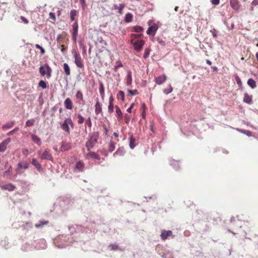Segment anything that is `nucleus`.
Wrapping results in <instances>:
<instances>
[{
  "instance_id": "f257e3e1",
  "label": "nucleus",
  "mask_w": 258,
  "mask_h": 258,
  "mask_svg": "<svg viewBox=\"0 0 258 258\" xmlns=\"http://www.w3.org/2000/svg\"><path fill=\"white\" fill-rule=\"evenodd\" d=\"M99 133L98 132H94L89 135L88 140L86 142L85 146L88 151H90L95 146L98 142Z\"/></svg>"
},
{
  "instance_id": "f03ea898",
  "label": "nucleus",
  "mask_w": 258,
  "mask_h": 258,
  "mask_svg": "<svg viewBox=\"0 0 258 258\" xmlns=\"http://www.w3.org/2000/svg\"><path fill=\"white\" fill-rule=\"evenodd\" d=\"M39 71L42 76H46L47 79L50 78L51 77L52 71L50 67L47 64L40 66Z\"/></svg>"
},
{
  "instance_id": "7ed1b4c3",
  "label": "nucleus",
  "mask_w": 258,
  "mask_h": 258,
  "mask_svg": "<svg viewBox=\"0 0 258 258\" xmlns=\"http://www.w3.org/2000/svg\"><path fill=\"white\" fill-rule=\"evenodd\" d=\"M131 43L133 44L134 49L137 52H140L142 50L143 46L145 44V41L144 40H137L134 41V39H132Z\"/></svg>"
},
{
  "instance_id": "20e7f679",
  "label": "nucleus",
  "mask_w": 258,
  "mask_h": 258,
  "mask_svg": "<svg viewBox=\"0 0 258 258\" xmlns=\"http://www.w3.org/2000/svg\"><path fill=\"white\" fill-rule=\"evenodd\" d=\"M78 24L76 21L72 25V29L71 31L72 35V39L75 43H76L78 34Z\"/></svg>"
},
{
  "instance_id": "39448f33",
  "label": "nucleus",
  "mask_w": 258,
  "mask_h": 258,
  "mask_svg": "<svg viewBox=\"0 0 258 258\" xmlns=\"http://www.w3.org/2000/svg\"><path fill=\"white\" fill-rule=\"evenodd\" d=\"M38 154L39 157L42 160H51L52 159L51 154L48 150H45L43 152L39 151Z\"/></svg>"
},
{
  "instance_id": "423d86ee",
  "label": "nucleus",
  "mask_w": 258,
  "mask_h": 258,
  "mask_svg": "<svg viewBox=\"0 0 258 258\" xmlns=\"http://www.w3.org/2000/svg\"><path fill=\"white\" fill-rule=\"evenodd\" d=\"M168 161L169 165L176 171H179L181 169L180 160H176L173 158H170L169 159Z\"/></svg>"
},
{
  "instance_id": "0eeeda50",
  "label": "nucleus",
  "mask_w": 258,
  "mask_h": 258,
  "mask_svg": "<svg viewBox=\"0 0 258 258\" xmlns=\"http://www.w3.org/2000/svg\"><path fill=\"white\" fill-rule=\"evenodd\" d=\"M74 53L75 57V63L76 65L79 68H83L84 66V63L82 60L80 54L78 53L76 51H75Z\"/></svg>"
},
{
  "instance_id": "6e6552de",
  "label": "nucleus",
  "mask_w": 258,
  "mask_h": 258,
  "mask_svg": "<svg viewBox=\"0 0 258 258\" xmlns=\"http://www.w3.org/2000/svg\"><path fill=\"white\" fill-rule=\"evenodd\" d=\"M57 46L60 48L62 52L64 50V37L62 34L59 35L56 38Z\"/></svg>"
},
{
  "instance_id": "1a4fd4ad",
  "label": "nucleus",
  "mask_w": 258,
  "mask_h": 258,
  "mask_svg": "<svg viewBox=\"0 0 258 258\" xmlns=\"http://www.w3.org/2000/svg\"><path fill=\"white\" fill-rule=\"evenodd\" d=\"M230 5L232 9L238 12L241 9V4L238 0H229Z\"/></svg>"
},
{
  "instance_id": "9d476101",
  "label": "nucleus",
  "mask_w": 258,
  "mask_h": 258,
  "mask_svg": "<svg viewBox=\"0 0 258 258\" xmlns=\"http://www.w3.org/2000/svg\"><path fill=\"white\" fill-rule=\"evenodd\" d=\"M158 25L157 24H154L153 25L150 26L147 31V34L150 35H153L154 36L156 34V31L158 29Z\"/></svg>"
},
{
  "instance_id": "9b49d317",
  "label": "nucleus",
  "mask_w": 258,
  "mask_h": 258,
  "mask_svg": "<svg viewBox=\"0 0 258 258\" xmlns=\"http://www.w3.org/2000/svg\"><path fill=\"white\" fill-rule=\"evenodd\" d=\"M11 141V139L8 138L0 144V152H4L6 150L7 145L10 143Z\"/></svg>"
},
{
  "instance_id": "f8f14e48",
  "label": "nucleus",
  "mask_w": 258,
  "mask_h": 258,
  "mask_svg": "<svg viewBox=\"0 0 258 258\" xmlns=\"http://www.w3.org/2000/svg\"><path fill=\"white\" fill-rule=\"evenodd\" d=\"M230 223L233 227H241V225H240V221L237 218L232 217L230 219Z\"/></svg>"
},
{
  "instance_id": "ddd939ff",
  "label": "nucleus",
  "mask_w": 258,
  "mask_h": 258,
  "mask_svg": "<svg viewBox=\"0 0 258 258\" xmlns=\"http://www.w3.org/2000/svg\"><path fill=\"white\" fill-rule=\"evenodd\" d=\"M172 235V232L171 230H162L160 235L161 239L163 240H165L168 238V237Z\"/></svg>"
},
{
  "instance_id": "4468645a",
  "label": "nucleus",
  "mask_w": 258,
  "mask_h": 258,
  "mask_svg": "<svg viewBox=\"0 0 258 258\" xmlns=\"http://www.w3.org/2000/svg\"><path fill=\"white\" fill-rule=\"evenodd\" d=\"M166 80V76L163 74L155 78V82L158 85H161Z\"/></svg>"
},
{
  "instance_id": "2eb2a0df",
  "label": "nucleus",
  "mask_w": 258,
  "mask_h": 258,
  "mask_svg": "<svg viewBox=\"0 0 258 258\" xmlns=\"http://www.w3.org/2000/svg\"><path fill=\"white\" fill-rule=\"evenodd\" d=\"M252 96L249 95L247 93L244 94L243 98V102L248 104H251L252 103Z\"/></svg>"
},
{
  "instance_id": "dca6fc26",
  "label": "nucleus",
  "mask_w": 258,
  "mask_h": 258,
  "mask_svg": "<svg viewBox=\"0 0 258 258\" xmlns=\"http://www.w3.org/2000/svg\"><path fill=\"white\" fill-rule=\"evenodd\" d=\"M96 101L95 112L96 115H98L102 112V105L99 102L98 98H96Z\"/></svg>"
},
{
  "instance_id": "f3484780",
  "label": "nucleus",
  "mask_w": 258,
  "mask_h": 258,
  "mask_svg": "<svg viewBox=\"0 0 258 258\" xmlns=\"http://www.w3.org/2000/svg\"><path fill=\"white\" fill-rule=\"evenodd\" d=\"M84 168V163L81 161L77 162L75 167V170L76 171L82 172Z\"/></svg>"
},
{
  "instance_id": "a211bd4d",
  "label": "nucleus",
  "mask_w": 258,
  "mask_h": 258,
  "mask_svg": "<svg viewBox=\"0 0 258 258\" xmlns=\"http://www.w3.org/2000/svg\"><path fill=\"white\" fill-rule=\"evenodd\" d=\"M0 187L3 190H7L10 191H13L16 188V186L11 183L1 185Z\"/></svg>"
},
{
  "instance_id": "6ab92c4d",
  "label": "nucleus",
  "mask_w": 258,
  "mask_h": 258,
  "mask_svg": "<svg viewBox=\"0 0 258 258\" xmlns=\"http://www.w3.org/2000/svg\"><path fill=\"white\" fill-rule=\"evenodd\" d=\"M69 124L71 125L72 128L74 127V124L71 118L66 119V131L70 134Z\"/></svg>"
},
{
  "instance_id": "aec40b11",
  "label": "nucleus",
  "mask_w": 258,
  "mask_h": 258,
  "mask_svg": "<svg viewBox=\"0 0 258 258\" xmlns=\"http://www.w3.org/2000/svg\"><path fill=\"white\" fill-rule=\"evenodd\" d=\"M87 156L94 160H99L100 159L99 154L94 152L91 151V150L87 154Z\"/></svg>"
},
{
  "instance_id": "412c9836",
  "label": "nucleus",
  "mask_w": 258,
  "mask_h": 258,
  "mask_svg": "<svg viewBox=\"0 0 258 258\" xmlns=\"http://www.w3.org/2000/svg\"><path fill=\"white\" fill-rule=\"evenodd\" d=\"M125 153V150L124 147H119L115 152L113 153V156L115 157L116 156H123Z\"/></svg>"
},
{
  "instance_id": "4be33fe9",
  "label": "nucleus",
  "mask_w": 258,
  "mask_h": 258,
  "mask_svg": "<svg viewBox=\"0 0 258 258\" xmlns=\"http://www.w3.org/2000/svg\"><path fill=\"white\" fill-rule=\"evenodd\" d=\"M136 139L133 135L130 136L129 138V146L131 149H134L136 146Z\"/></svg>"
},
{
  "instance_id": "5701e85b",
  "label": "nucleus",
  "mask_w": 258,
  "mask_h": 258,
  "mask_svg": "<svg viewBox=\"0 0 258 258\" xmlns=\"http://www.w3.org/2000/svg\"><path fill=\"white\" fill-rule=\"evenodd\" d=\"M124 7L125 5L124 4H120L119 6H117L116 4H114L113 6V9L114 10H117L118 11V13L120 14H121Z\"/></svg>"
},
{
  "instance_id": "b1692460",
  "label": "nucleus",
  "mask_w": 258,
  "mask_h": 258,
  "mask_svg": "<svg viewBox=\"0 0 258 258\" xmlns=\"http://www.w3.org/2000/svg\"><path fill=\"white\" fill-rule=\"evenodd\" d=\"M115 112H116V116L118 119V120H120L122 119V113L121 112V110H120V108L116 105L115 106Z\"/></svg>"
},
{
  "instance_id": "393cba45",
  "label": "nucleus",
  "mask_w": 258,
  "mask_h": 258,
  "mask_svg": "<svg viewBox=\"0 0 258 258\" xmlns=\"http://www.w3.org/2000/svg\"><path fill=\"white\" fill-rule=\"evenodd\" d=\"M126 84L127 85H131L132 83V72L130 70H128L127 72V76H126Z\"/></svg>"
},
{
  "instance_id": "a878e982",
  "label": "nucleus",
  "mask_w": 258,
  "mask_h": 258,
  "mask_svg": "<svg viewBox=\"0 0 258 258\" xmlns=\"http://www.w3.org/2000/svg\"><path fill=\"white\" fill-rule=\"evenodd\" d=\"M99 90L101 96V98L102 100H103L105 97V92L104 85L102 82H100L99 83Z\"/></svg>"
},
{
  "instance_id": "bb28decb",
  "label": "nucleus",
  "mask_w": 258,
  "mask_h": 258,
  "mask_svg": "<svg viewBox=\"0 0 258 258\" xmlns=\"http://www.w3.org/2000/svg\"><path fill=\"white\" fill-rule=\"evenodd\" d=\"M31 163L33 165L35 168L38 170L40 171L41 169V165L39 163L38 161L35 159L33 158L31 161Z\"/></svg>"
},
{
  "instance_id": "cd10ccee",
  "label": "nucleus",
  "mask_w": 258,
  "mask_h": 258,
  "mask_svg": "<svg viewBox=\"0 0 258 258\" xmlns=\"http://www.w3.org/2000/svg\"><path fill=\"white\" fill-rule=\"evenodd\" d=\"M32 140L37 144L38 145H40L41 144V140L36 135H31Z\"/></svg>"
},
{
  "instance_id": "c85d7f7f",
  "label": "nucleus",
  "mask_w": 258,
  "mask_h": 258,
  "mask_svg": "<svg viewBox=\"0 0 258 258\" xmlns=\"http://www.w3.org/2000/svg\"><path fill=\"white\" fill-rule=\"evenodd\" d=\"M236 130L238 132L241 133L243 134H245V135H246L248 137L252 136V132L249 130H242V129H240V128H236Z\"/></svg>"
},
{
  "instance_id": "c756f323",
  "label": "nucleus",
  "mask_w": 258,
  "mask_h": 258,
  "mask_svg": "<svg viewBox=\"0 0 258 258\" xmlns=\"http://www.w3.org/2000/svg\"><path fill=\"white\" fill-rule=\"evenodd\" d=\"M247 83L252 89H254L256 87V82L252 78L249 79Z\"/></svg>"
},
{
  "instance_id": "7c9ffc66",
  "label": "nucleus",
  "mask_w": 258,
  "mask_h": 258,
  "mask_svg": "<svg viewBox=\"0 0 258 258\" xmlns=\"http://www.w3.org/2000/svg\"><path fill=\"white\" fill-rule=\"evenodd\" d=\"M108 248L111 251H116L117 250H120L118 245L115 243L109 244L108 245Z\"/></svg>"
},
{
  "instance_id": "2f4dec72",
  "label": "nucleus",
  "mask_w": 258,
  "mask_h": 258,
  "mask_svg": "<svg viewBox=\"0 0 258 258\" xmlns=\"http://www.w3.org/2000/svg\"><path fill=\"white\" fill-rule=\"evenodd\" d=\"M66 108L68 109L73 108V103L69 98L66 99Z\"/></svg>"
},
{
  "instance_id": "473e14b6",
  "label": "nucleus",
  "mask_w": 258,
  "mask_h": 258,
  "mask_svg": "<svg viewBox=\"0 0 258 258\" xmlns=\"http://www.w3.org/2000/svg\"><path fill=\"white\" fill-rule=\"evenodd\" d=\"M48 223V221H39L38 223L35 224V227L40 228L44 225H47Z\"/></svg>"
},
{
  "instance_id": "72a5a7b5",
  "label": "nucleus",
  "mask_w": 258,
  "mask_h": 258,
  "mask_svg": "<svg viewBox=\"0 0 258 258\" xmlns=\"http://www.w3.org/2000/svg\"><path fill=\"white\" fill-rule=\"evenodd\" d=\"M77 12L76 10L73 9L70 12V19L72 22L75 20V17L77 16Z\"/></svg>"
},
{
  "instance_id": "f704fd0d",
  "label": "nucleus",
  "mask_w": 258,
  "mask_h": 258,
  "mask_svg": "<svg viewBox=\"0 0 258 258\" xmlns=\"http://www.w3.org/2000/svg\"><path fill=\"white\" fill-rule=\"evenodd\" d=\"M133 20V15L130 13H127L124 17V21L126 23L131 22Z\"/></svg>"
},
{
  "instance_id": "c9c22d12",
  "label": "nucleus",
  "mask_w": 258,
  "mask_h": 258,
  "mask_svg": "<svg viewBox=\"0 0 258 258\" xmlns=\"http://www.w3.org/2000/svg\"><path fill=\"white\" fill-rule=\"evenodd\" d=\"M78 228V226L77 225H72L71 226L69 227V230L71 235H73L74 234L77 232V229Z\"/></svg>"
},
{
  "instance_id": "e433bc0d",
  "label": "nucleus",
  "mask_w": 258,
  "mask_h": 258,
  "mask_svg": "<svg viewBox=\"0 0 258 258\" xmlns=\"http://www.w3.org/2000/svg\"><path fill=\"white\" fill-rule=\"evenodd\" d=\"M117 99H121L122 101H124V93L121 90H119L117 94Z\"/></svg>"
},
{
  "instance_id": "4c0bfd02",
  "label": "nucleus",
  "mask_w": 258,
  "mask_h": 258,
  "mask_svg": "<svg viewBox=\"0 0 258 258\" xmlns=\"http://www.w3.org/2000/svg\"><path fill=\"white\" fill-rule=\"evenodd\" d=\"M115 148V143L111 141L109 142L108 145V151L109 152H113Z\"/></svg>"
},
{
  "instance_id": "58836bf2",
  "label": "nucleus",
  "mask_w": 258,
  "mask_h": 258,
  "mask_svg": "<svg viewBox=\"0 0 258 258\" xmlns=\"http://www.w3.org/2000/svg\"><path fill=\"white\" fill-rule=\"evenodd\" d=\"M173 91V88L171 85V84H169L168 86V88L167 89H165L163 90V93L165 94H169L171 93Z\"/></svg>"
},
{
  "instance_id": "ea45409f",
  "label": "nucleus",
  "mask_w": 258,
  "mask_h": 258,
  "mask_svg": "<svg viewBox=\"0 0 258 258\" xmlns=\"http://www.w3.org/2000/svg\"><path fill=\"white\" fill-rule=\"evenodd\" d=\"M122 67L123 64L120 60L116 61L115 62V65L114 67V70L115 72H116L118 68H121Z\"/></svg>"
},
{
  "instance_id": "a19ab883",
  "label": "nucleus",
  "mask_w": 258,
  "mask_h": 258,
  "mask_svg": "<svg viewBox=\"0 0 258 258\" xmlns=\"http://www.w3.org/2000/svg\"><path fill=\"white\" fill-rule=\"evenodd\" d=\"M127 92H128V94L131 96L139 94V92L137 89H135V90H133L128 89Z\"/></svg>"
},
{
  "instance_id": "79ce46f5",
  "label": "nucleus",
  "mask_w": 258,
  "mask_h": 258,
  "mask_svg": "<svg viewBox=\"0 0 258 258\" xmlns=\"http://www.w3.org/2000/svg\"><path fill=\"white\" fill-rule=\"evenodd\" d=\"M14 124L15 122L14 121L8 122L3 126V128H10L14 125Z\"/></svg>"
},
{
  "instance_id": "37998d69",
  "label": "nucleus",
  "mask_w": 258,
  "mask_h": 258,
  "mask_svg": "<svg viewBox=\"0 0 258 258\" xmlns=\"http://www.w3.org/2000/svg\"><path fill=\"white\" fill-rule=\"evenodd\" d=\"M150 51H151V49L149 47L146 48L145 49V52H144V54L143 55L144 58L146 59L149 57V56L150 55Z\"/></svg>"
},
{
  "instance_id": "c03bdc74",
  "label": "nucleus",
  "mask_w": 258,
  "mask_h": 258,
  "mask_svg": "<svg viewBox=\"0 0 258 258\" xmlns=\"http://www.w3.org/2000/svg\"><path fill=\"white\" fill-rule=\"evenodd\" d=\"M76 97L77 99H79L82 102H84V99H83V95L80 91H77L76 95Z\"/></svg>"
},
{
  "instance_id": "a18cd8bd",
  "label": "nucleus",
  "mask_w": 258,
  "mask_h": 258,
  "mask_svg": "<svg viewBox=\"0 0 258 258\" xmlns=\"http://www.w3.org/2000/svg\"><path fill=\"white\" fill-rule=\"evenodd\" d=\"M143 28L140 26H136L133 27L134 31L137 33H139L143 30Z\"/></svg>"
},
{
  "instance_id": "49530a36",
  "label": "nucleus",
  "mask_w": 258,
  "mask_h": 258,
  "mask_svg": "<svg viewBox=\"0 0 258 258\" xmlns=\"http://www.w3.org/2000/svg\"><path fill=\"white\" fill-rule=\"evenodd\" d=\"M18 166L21 168L26 169L28 168V164L27 162L19 163Z\"/></svg>"
},
{
  "instance_id": "de8ad7c7",
  "label": "nucleus",
  "mask_w": 258,
  "mask_h": 258,
  "mask_svg": "<svg viewBox=\"0 0 258 258\" xmlns=\"http://www.w3.org/2000/svg\"><path fill=\"white\" fill-rule=\"evenodd\" d=\"M80 47L82 49V53L83 54H86V46L82 42V41L79 42Z\"/></svg>"
},
{
  "instance_id": "09e8293b",
  "label": "nucleus",
  "mask_w": 258,
  "mask_h": 258,
  "mask_svg": "<svg viewBox=\"0 0 258 258\" xmlns=\"http://www.w3.org/2000/svg\"><path fill=\"white\" fill-rule=\"evenodd\" d=\"M35 121L34 119L28 120L26 122V126H31L34 124Z\"/></svg>"
},
{
  "instance_id": "8fccbe9b",
  "label": "nucleus",
  "mask_w": 258,
  "mask_h": 258,
  "mask_svg": "<svg viewBox=\"0 0 258 258\" xmlns=\"http://www.w3.org/2000/svg\"><path fill=\"white\" fill-rule=\"evenodd\" d=\"M78 123L79 124H82L85 121L84 118L81 114H78Z\"/></svg>"
},
{
  "instance_id": "3c124183",
  "label": "nucleus",
  "mask_w": 258,
  "mask_h": 258,
  "mask_svg": "<svg viewBox=\"0 0 258 258\" xmlns=\"http://www.w3.org/2000/svg\"><path fill=\"white\" fill-rule=\"evenodd\" d=\"M38 86L40 87L45 89L46 88V83L43 80H41L38 84Z\"/></svg>"
},
{
  "instance_id": "603ef678",
  "label": "nucleus",
  "mask_w": 258,
  "mask_h": 258,
  "mask_svg": "<svg viewBox=\"0 0 258 258\" xmlns=\"http://www.w3.org/2000/svg\"><path fill=\"white\" fill-rule=\"evenodd\" d=\"M114 110V105L113 104H109L108 106V112L109 113H112Z\"/></svg>"
},
{
  "instance_id": "864d4df0",
  "label": "nucleus",
  "mask_w": 258,
  "mask_h": 258,
  "mask_svg": "<svg viewBox=\"0 0 258 258\" xmlns=\"http://www.w3.org/2000/svg\"><path fill=\"white\" fill-rule=\"evenodd\" d=\"M125 122L126 123H128L131 120V116L127 113H125L124 116Z\"/></svg>"
},
{
  "instance_id": "5fc2aeb1",
  "label": "nucleus",
  "mask_w": 258,
  "mask_h": 258,
  "mask_svg": "<svg viewBox=\"0 0 258 258\" xmlns=\"http://www.w3.org/2000/svg\"><path fill=\"white\" fill-rule=\"evenodd\" d=\"M210 32H211V33H212V34L213 35V38H217V30L215 28H213V29H211Z\"/></svg>"
},
{
  "instance_id": "6e6d98bb",
  "label": "nucleus",
  "mask_w": 258,
  "mask_h": 258,
  "mask_svg": "<svg viewBox=\"0 0 258 258\" xmlns=\"http://www.w3.org/2000/svg\"><path fill=\"white\" fill-rule=\"evenodd\" d=\"M35 47L36 48L39 49V50L41 51V53L42 54H44L45 53V51L44 49L43 48H42L41 46H40L39 44H36Z\"/></svg>"
},
{
  "instance_id": "4d7b16f0",
  "label": "nucleus",
  "mask_w": 258,
  "mask_h": 258,
  "mask_svg": "<svg viewBox=\"0 0 258 258\" xmlns=\"http://www.w3.org/2000/svg\"><path fill=\"white\" fill-rule=\"evenodd\" d=\"M85 123H86V124H87L88 125V126L89 127H91V126H92V122H91V119L90 117H88V118L85 120Z\"/></svg>"
},
{
  "instance_id": "13d9d810",
  "label": "nucleus",
  "mask_w": 258,
  "mask_h": 258,
  "mask_svg": "<svg viewBox=\"0 0 258 258\" xmlns=\"http://www.w3.org/2000/svg\"><path fill=\"white\" fill-rule=\"evenodd\" d=\"M100 153L104 155L105 157H107L108 156V152L105 149H102L99 151Z\"/></svg>"
},
{
  "instance_id": "bf43d9fd",
  "label": "nucleus",
  "mask_w": 258,
  "mask_h": 258,
  "mask_svg": "<svg viewBox=\"0 0 258 258\" xmlns=\"http://www.w3.org/2000/svg\"><path fill=\"white\" fill-rule=\"evenodd\" d=\"M235 78L236 83L238 85V86H241L242 82H241V79L239 78V77L238 76H236Z\"/></svg>"
},
{
  "instance_id": "052dcab7",
  "label": "nucleus",
  "mask_w": 258,
  "mask_h": 258,
  "mask_svg": "<svg viewBox=\"0 0 258 258\" xmlns=\"http://www.w3.org/2000/svg\"><path fill=\"white\" fill-rule=\"evenodd\" d=\"M19 130V127H16L15 128L14 130H12L11 131L9 132L8 134H7V135L8 136H10V135H13V134H14L15 133L17 132V131H18Z\"/></svg>"
},
{
  "instance_id": "680f3d73",
  "label": "nucleus",
  "mask_w": 258,
  "mask_h": 258,
  "mask_svg": "<svg viewBox=\"0 0 258 258\" xmlns=\"http://www.w3.org/2000/svg\"><path fill=\"white\" fill-rule=\"evenodd\" d=\"M157 41L159 44L161 45L162 46H165L166 45L165 41H163V40L158 38L157 39Z\"/></svg>"
},
{
  "instance_id": "e2e57ef3",
  "label": "nucleus",
  "mask_w": 258,
  "mask_h": 258,
  "mask_svg": "<svg viewBox=\"0 0 258 258\" xmlns=\"http://www.w3.org/2000/svg\"><path fill=\"white\" fill-rule=\"evenodd\" d=\"M70 74V67L68 64L66 63V75H69Z\"/></svg>"
},
{
  "instance_id": "0e129e2a",
  "label": "nucleus",
  "mask_w": 258,
  "mask_h": 258,
  "mask_svg": "<svg viewBox=\"0 0 258 258\" xmlns=\"http://www.w3.org/2000/svg\"><path fill=\"white\" fill-rule=\"evenodd\" d=\"M79 1L80 3V4L82 6L83 9H85V7L86 6V1L85 0H79Z\"/></svg>"
},
{
  "instance_id": "69168bd1",
  "label": "nucleus",
  "mask_w": 258,
  "mask_h": 258,
  "mask_svg": "<svg viewBox=\"0 0 258 258\" xmlns=\"http://www.w3.org/2000/svg\"><path fill=\"white\" fill-rule=\"evenodd\" d=\"M143 34L140 33V34H132V36L133 37H134L135 38H139L143 36Z\"/></svg>"
},
{
  "instance_id": "338daca9",
  "label": "nucleus",
  "mask_w": 258,
  "mask_h": 258,
  "mask_svg": "<svg viewBox=\"0 0 258 258\" xmlns=\"http://www.w3.org/2000/svg\"><path fill=\"white\" fill-rule=\"evenodd\" d=\"M58 238H56L55 240H54V243L59 248H62L63 247V245H60L59 244H58Z\"/></svg>"
},
{
  "instance_id": "774afa93",
  "label": "nucleus",
  "mask_w": 258,
  "mask_h": 258,
  "mask_svg": "<svg viewBox=\"0 0 258 258\" xmlns=\"http://www.w3.org/2000/svg\"><path fill=\"white\" fill-rule=\"evenodd\" d=\"M49 18L52 19L53 21L55 20V15L53 13L50 12L49 14Z\"/></svg>"
}]
</instances>
